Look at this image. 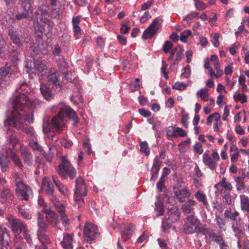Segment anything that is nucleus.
<instances>
[{
	"label": "nucleus",
	"instance_id": "72a5a7b5",
	"mask_svg": "<svg viewBox=\"0 0 249 249\" xmlns=\"http://www.w3.org/2000/svg\"><path fill=\"white\" fill-rule=\"evenodd\" d=\"M213 119L215 122H220L221 123L220 121V115L218 113L215 112L214 113H213L208 116L207 119V124L208 125H211L212 121Z\"/></svg>",
	"mask_w": 249,
	"mask_h": 249
},
{
	"label": "nucleus",
	"instance_id": "f8f14e48",
	"mask_svg": "<svg viewBox=\"0 0 249 249\" xmlns=\"http://www.w3.org/2000/svg\"><path fill=\"white\" fill-rule=\"evenodd\" d=\"M21 4L25 10V13H18L16 14V17L17 19L20 20L23 18H27L29 17V14L31 13V0H21Z\"/></svg>",
	"mask_w": 249,
	"mask_h": 249
},
{
	"label": "nucleus",
	"instance_id": "3c124183",
	"mask_svg": "<svg viewBox=\"0 0 249 249\" xmlns=\"http://www.w3.org/2000/svg\"><path fill=\"white\" fill-rule=\"evenodd\" d=\"M35 37L36 38L37 41L38 43H40L42 42V28H39V29L37 30L36 28H35Z\"/></svg>",
	"mask_w": 249,
	"mask_h": 249
},
{
	"label": "nucleus",
	"instance_id": "1a4fd4ad",
	"mask_svg": "<svg viewBox=\"0 0 249 249\" xmlns=\"http://www.w3.org/2000/svg\"><path fill=\"white\" fill-rule=\"evenodd\" d=\"M166 215L168 216L167 218L169 220L171 223H173L179 220L180 213L177 206L174 204H171L167 206Z\"/></svg>",
	"mask_w": 249,
	"mask_h": 249
},
{
	"label": "nucleus",
	"instance_id": "a878e982",
	"mask_svg": "<svg viewBox=\"0 0 249 249\" xmlns=\"http://www.w3.org/2000/svg\"><path fill=\"white\" fill-rule=\"evenodd\" d=\"M45 213L48 214L47 218L53 226H55L57 225L58 221L55 217V213L52 211L50 209H47L45 211Z\"/></svg>",
	"mask_w": 249,
	"mask_h": 249
},
{
	"label": "nucleus",
	"instance_id": "a211bd4d",
	"mask_svg": "<svg viewBox=\"0 0 249 249\" xmlns=\"http://www.w3.org/2000/svg\"><path fill=\"white\" fill-rule=\"evenodd\" d=\"M6 153L8 156H9V158L12 159L15 165L21 169L23 166V164L20 159L16 154L15 152L13 151L11 148H9L6 150Z\"/></svg>",
	"mask_w": 249,
	"mask_h": 249
},
{
	"label": "nucleus",
	"instance_id": "6ab92c4d",
	"mask_svg": "<svg viewBox=\"0 0 249 249\" xmlns=\"http://www.w3.org/2000/svg\"><path fill=\"white\" fill-rule=\"evenodd\" d=\"M13 196L9 189L3 188L0 193V201L3 204L8 200H12Z\"/></svg>",
	"mask_w": 249,
	"mask_h": 249
},
{
	"label": "nucleus",
	"instance_id": "f704fd0d",
	"mask_svg": "<svg viewBox=\"0 0 249 249\" xmlns=\"http://www.w3.org/2000/svg\"><path fill=\"white\" fill-rule=\"evenodd\" d=\"M34 69L39 72H41L47 69V66L41 61L37 60L34 61Z\"/></svg>",
	"mask_w": 249,
	"mask_h": 249
},
{
	"label": "nucleus",
	"instance_id": "0eeeda50",
	"mask_svg": "<svg viewBox=\"0 0 249 249\" xmlns=\"http://www.w3.org/2000/svg\"><path fill=\"white\" fill-rule=\"evenodd\" d=\"M84 234L88 240L91 241L95 240L100 235L97 227L91 223L86 224L84 228Z\"/></svg>",
	"mask_w": 249,
	"mask_h": 249
},
{
	"label": "nucleus",
	"instance_id": "13d9d810",
	"mask_svg": "<svg viewBox=\"0 0 249 249\" xmlns=\"http://www.w3.org/2000/svg\"><path fill=\"white\" fill-rule=\"evenodd\" d=\"M175 134H177V137H185L187 136V133L180 127H175Z\"/></svg>",
	"mask_w": 249,
	"mask_h": 249
},
{
	"label": "nucleus",
	"instance_id": "5701e85b",
	"mask_svg": "<svg viewBox=\"0 0 249 249\" xmlns=\"http://www.w3.org/2000/svg\"><path fill=\"white\" fill-rule=\"evenodd\" d=\"M52 179L60 193L64 196L68 195L67 188L61 183L59 180L58 177L56 175H53L52 176Z\"/></svg>",
	"mask_w": 249,
	"mask_h": 249
},
{
	"label": "nucleus",
	"instance_id": "37998d69",
	"mask_svg": "<svg viewBox=\"0 0 249 249\" xmlns=\"http://www.w3.org/2000/svg\"><path fill=\"white\" fill-rule=\"evenodd\" d=\"M53 149V147H50L48 153H46L45 152L44 154H42V155L44 156V158L46 160L49 162L52 161L53 158L54 156V153L52 151Z\"/></svg>",
	"mask_w": 249,
	"mask_h": 249
},
{
	"label": "nucleus",
	"instance_id": "9d476101",
	"mask_svg": "<svg viewBox=\"0 0 249 249\" xmlns=\"http://www.w3.org/2000/svg\"><path fill=\"white\" fill-rule=\"evenodd\" d=\"M87 195V187L83 178L79 177L75 180V189L74 190V196H84Z\"/></svg>",
	"mask_w": 249,
	"mask_h": 249
},
{
	"label": "nucleus",
	"instance_id": "603ef678",
	"mask_svg": "<svg viewBox=\"0 0 249 249\" xmlns=\"http://www.w3.org/2000/svg\"><path fill=\"white\" fill-rule=\"evenodd\" d=\"M215 220L219 228L220 229H223L226 225V220L224 218L220 217V216H217Z\"/></svg>",
	"mask_w": 249,
	"mask_h": 249
},
{
	"label": "nucleus",
	"instance_id": "4c0bfd02",
	"mask_svg": "<svg viewBox=\"0 0 249 249\" xmlns=\"http://www.w3.org/2000/svg\"><path fill=\"white\" fill-rule=\"evenodd\" d=\"M245 178V174H243V177H238L236 179V182L237 183V190L241 191L245 189V185L244 182V179Z\"/></svg>",
	"mask_w": 249,
	"mask_h": 249
},
{
	"label": "nucleus",
	"instance_id": "bb28decb",
	"mask_svg": "<svg viewBox=\"0 0 249 249\" xmlns=\"http://www.w3.org/2000/svg\"><path fill=\"white\" fill-rule=\"evenodd\" d=\"M9 140L10 143L12 146V148L11 149H12L13 151L18 150L21 147L19 143V139L15 135H11L9 137Z\"/></svg>",
	"mask_w": 249,
	"mask_h": 249
},
{
	"label": "nucleus",
	"instance_id": "ea45409f",
	"mask_svg": "<svg viewBox=\"0 0 249 249\" xmlns=\"http://www.w3.org/2000/svg\"><path fill=\"white\" fill-rule=\"evenodd\" d=\"M19 213L23 217V218L29 220L31 218L30 215L27 211L23 206H18V207Z\"/></svg>",
	"mask_w": 249,
	"mask_h": 249
},
{
	"label": "nucleus",
	"instance_id": "6e6552de",
	"mask_svg": "<svg viewBox=\"0 0 249 249\" xmlns=\"http://www.w3.org/2000/svg\"><path fill=\"white\" fill-rule=\"evenodd\" d=\"M30 188L29 186L23 183L22 180H19L16 181V193L19 196H21V199L28 200L29 196L27 194L28 189Z\"/></svg>",
	"mask_w": 249,
	"mask_h": 249
},
{
	"label": "nucleus",
	"instance_id": "4be33fe9",
	"mask_svg": "<svg viewBox=\"0 0 249 249\" xmlns=\"http://www.w3.org/2000/svg\"><path fill=\"white\" fill-rule=\"evenodd\" d=\"M72 235L69 233H66L64 235L63 240L61 242V244L63 248L66 249H72Z\"/></svg>",
	"mask_w": 249,
	"mask_h": 249
},
{
	"label": "nucleus",
	"instance_id": "c03bdc74",
	"mask_svg": "<svg viewBox=\"0 0 249 249\" xmlns=\"http://www.w3.org/2000/svg\"><path fill=\"white\" fill-rule=\"evenodd\" d=\"M6 47V42L3 39L1 35H0V56L3 57L5 55V47Z\"/></svg>",
	"mask_w": 249,
	"mask_h": 249
},
{
	"label": "nucleus",
	"instance_id": "2eb2a0df",
	"mask_svg": "<svg viewBox=\"0 0 249 249\" xmlns=\"http://www.w3.org/2000/svg\"><path fill=\"white\" fill-rule=\"evenodd\" d=\"M162 162L160 161L157 156L154 160L153 166L152 168V176L151 180L155 181L158 177V174L161 167Z\"/></svg>",
	"mask_w": 249,
	"mask_h": 249
},
{
	"label": "nucleus",
	"instance_id": "58836bf2",
	"mask_svg": "<svg viewBox=\"0 0 249 249\" xmlns=\"http://www.w3.org/2000/svg\"><path fill=\"white\" fill-rule=\"evenodd\" d=\"M233 98L235 102L240 101L242 104L247 102V98L244 94L235 92L233 95Z\"/></svg>",
	"mask_w": 249,
	"mask_h": 249
},
{
	"label": "nucleus",
	"instance_id": "864d4df0",
	"mask_svg": "<svg viewBox=\"0 0 249 249\" xmlns=\"http://www.w3.org/2000/svg\"><path fill=\"white\" fill-rule=\"evenodd\" d=\"M47 130L49 131V133L48 134V137L49 138L51 139L52 141V142L55 143L57 142L59 139L58 137L53 132L51 131V129H47Z\"/></svg>",
	"mask_w": 249,
	"mask_h": 249
},
{
	"label": "nucleus",
	"instance_id": "c756f323",
	"mask_svg": "<svg viewBox=\"0 0 249 249\" xmlns=\"http://www.w3.org/2000/svg\"><path fill=\"white\" fill-rule=\"evenodd\" d=\"M42 183L46 187L45 192L49 196H53L54 190L52 183L50 180L44 178Z\"/></svg>",
	"mask_w": 249,
	"mask_h": 249
},
{
	"label": "nucleus",
	"instance_id": "20e7f679",
	"mask_svg": "<svg viewBox=\"0 0 249 249\" xmlns=\"http://www.w3.org/2000/svg\"><path fill=\"white\" fill-rule=\"evenodd\" d=\"M8 219L12 231L17 234H19L23 232L25 239L30 243L31 241V238L30 234L27 233L26 225L21 222L20 220L17 218L12 217L8 218Z\"/></svg>",
	"mask_w": 249,
	"mask_h": 249
},
{
	"label": "nucleus",
	"instance_id": "e433bc0d",
	"mask_svg": "<svg viewBox=\"0 0 249 249\" xmlns=\"http://www.w3.org/2000/svg\"><path fill=\"white\" fill-rule=\"evenodd\" d=\"M155 211L158 213L157 216L162 215L164 214V211L163 209V203L159 200L155 202Z\"/></svg>",
	"mask_w": 249,
	"mask_h": 249
},
{
	"label": "nucleus",
	"instance_id": "412c9836",
	"mask_svg": "<svg viewBox=\"0 0 249 249\" xmlns=\"http://www.w3.org/2000/svg\"><path fill=\"white\" fill-rule=\"evenodd\" d=\"M174 192L177 199L181 203L184 201L185 198L190 196V193L186 188H184L183 190H175Z\"/></svg>",
	"mask_w": 249,
	"mask_h": 249
},
{
	"label": "nucleus",
	"instance_id": "de8ad7c7",
	"mask_svg": "<svg viewBox=\"0 0 249 249\" xmlns=\"http://www.w3.org/2000/svg\"><path fill=\"white\" fill-rule=\"evenodd\" d=\"M187 219L190 224L194 226L200 225V222L196 216L190 215L188 216Z\"/></svg>",
	"mask_w": 249,
	"mask_h": 249
},
{
	"label": "nucleus",
	"instance_id": "0e129e2a",
	"mask_svg": "<svg viewBox=\"0 0 249 249\" xmlns=\"http://www.w3.org/2000/svg\"><path fill=\"white\" fill-rule=\"evenodd\" d=\"M61 144L66 148H70L72 145V142L69 140L64 139L61 141Z\"/></svg>",
	"mask_w": 249,
	"mask_h": 249
},
{
	"label": "nucleus",
	"instance_id": "b1692460",
	"mask_svg": "<svg viewBox=\"0 0 249 249\" xmlns=\"http://www.w3.org/2000/svg\"><path fill=\"white\" fill-rule=\"evenodd\" d=\"M224 215L225 218L232 221L237 222L240 219L239 213L235 211H232L231 209L226 210L224 212Z\"/></svg>",
	"mask_w": 249,
	"mask_h": 249
},
{
	"label": "nucleus",
	"instance_id": "09e8293b",
	"mask_svg": "<svg viewBox=\"0 0 249 249\" xmlns=\"http://www.w3.org/2000/svg\"><path fill=\"white\" fill-rule=\"evenodd\" d=\"M141 151L145 153L146 156L149 155L150 151L148 147V144L146 142H142L140 144Z\"/></svg>",
	"mask_w": 249,
	"mask_h": 249
},
{
	"label": "nucleus",
	"instance_id": "aec40b11",
	"mask_svg": "<svg viewBox=\"0 0 249 249\" xmlns=\"http://www.w3.org/2000/svg\"><path fill=\"white\" fill-rule=\"evenodd\" d=\"M203 162L212 170L215 169L217 165V163L209 155L205 152L203 155Z\"/></svg>",
	"mask_w": 249,
	"mask_h": 249
},
{
	"label": "nucleus",
	"instance_id": "69168bd1",
	"mask_svg": "<svg viewBox=\"0 0 249 249\" xmlns=\"http://www.w3.org/2000/svg\"><path fill=\"white\" fill-rule=\"evenodd\" d=\"M139 113L144 117H149L151 115V113L149 110H146L144 108H140L138 110Z\"/></svg>",
	"mask_w": 249,
	"mask_h": 249
},
{
	"label": "nucleus",
	"instance_id": "f257e3e1",
	"mask_svg": "<svg viewBox=\"0 0 249 249\" xmlns=\"http://www.w3.org/2000/svg\"><path fill=\"white\" fill-rule=\"evenodd\" d=\"M12 110L10 116L4 120L5 126H11L17 129H23L30 134L31 106L29 97L25 93L13 96L10 100Z\"/></svg>",
	"mask_w": 249,
	"mask_h": 249
},
{
	"label": "nucleus",
	"instance_id": "ddd939ff",
	"mask_svg": "<svg viewBox=\"0 0 249 249\" xmlns=\"http://www.w3.org/2000/svg\"><path fill=\"white\" fill-rule=\"evenodd\" d=\"M10 239L7 229L4 228L0 230V242L2 249H11L10 246Z\"/></svg>",
	"mask_w": 249,
	"mask_h": 249
},
{
	"label": "nucleus",
	"instance_id": "9b49d317",
	"mask_svg": "<svg viewBox=\"0 0 249 249\" xmlns=\"http://www.w3.org/2000/svg\"><path fill=\"white\" fill-rule=\"evenodd\" d=\"M48 17V12L44 6L39 7L35 12V18L38 23H46Z\"/></svg>",
	"mask_w": 249,
	"mask_h": 249
},
{
	"label": "nucleus",
	"instance_id": "dca6fc26",
	"mask_svg": "<svg viewBox=\"0 0 249 249\" xmlns=\"http://www.w3.org/2000/svg\"><path fill=\"white\" fill-rule=\"evenodd\" d=\"M207 233L208 234L209 238L211 241L219 245L224 241L223 236L220 233H216L213 230H210L209 229H206Z\"/></svg>",
	"mask_w": 249,
	"mask_h": 249
},
{
	"label": "nucleus",
	"instance_id": "680f3d73",
	"mask_svg": "<svg viewBox=\"0 0 249 249\" xmlns=\"http://www.w3.org/2000/svg\"><path fill=\"white\" fill-rule=\"evenodd\" d=\"M167 220H168L167 218H165L162 222V226L164 232H166L168 230L170 229L172 226L171 223L167 222Z\"/></svg>",
	"mask_w": 249,
	"mask_h": 249
},
{
	"label": "nucleus",
	"instance_id": "79ce46f5",
	"mask_svg": "<svg viewBox=\"0 0 249 249\" xmlns=\"http://www.w3.org/2000/svg\"><path fill=\"white\" fill-rule=\"evenodd\" d=\"M32 150L39 152L41 155L45 153V151L43 150V147L37 142H32Z\"/></svg>",
	"mask_w": 249,
	"mask_h": 249
},
{
	"label": "nucleus",
	"instance_id": "774afa93",
	"mask_svg": "<svg viewBox=\"0 0 249 249\" xmlns=\"http://www.w3.org/2000/svg\"><path fill=\"white\" fill-rule=\"evenodd\" d=\"M74 36L76 38H78L81 34V29L78 25H73Z\"/></svg>",
	"mask_w": 249,
	"mask_h": 249
},
{
	"label": "nucleus",
	"instance_id": "cd10ccee",
	"mask_svg": "<svg viewBox=\"0 0 249 249\" xmlns=\"http://www.w3.org/2000/svg\"><path fill=\"white\" fill-rule=\"evenodd\" d=\"M196 204V201L192 199H190L185 204L181 206L182 211L186 213H190L193 210V206Z\"/></svg>",
	"mask_w": 249,
	"mask_h": 249
},
{
	"label": "nucleus",
	"instance_id": "7ed1b4c3",
	"mask_svg": "<svg viewBox=\"0 0 249 249\" xmlns=\"http://www.w3.org/2000/svg\"><path fill=\"white\" fill-rule=\"evenodd\" d=\"M48 83L46 85H41L40 90L44 98L50 100L53 97L52 89H54L57 91H60L62 88L61 85L57 78L56 73L53 72L47 75Z\"/></svg>",
	"mask_w": 249,
	"mask_h": 249
},
{
	"label": "nucleus",
	"instance_id": "338daca9",
	"mask_svg": "<svg viewBox=\"0 0 249 249\" xmlns=\"http://www.w3.org/2000/svg\"><path fill=\"white\" fill-rule=\"evenodd\" d=\"M222 198L225 200V203L227 204L230 205L231 204V196L229 193H225L224 195L222 196Z\"/></svg>",
	"mask_w": 249,
	"mask_h": 249
},
{
	"label": "nucleus",
	"instance_id": "a18cd8bd",
	"mask_svg": "<svg viewBox=\"0 0 249 249\" xmlns=\"http://www.w3.org/2000/svg\"><path fill=\"white\" fill-rule=\"evenodd\" d=\"M192 35V32L190 30H187L182 32L180 36V40L183 42H186L188 37Z\"/></svg>",
	"mask_w": 249,
	"mask_h": 249
},
{
	"label": "nucleus",
	"instance_id": "423d86ee",
	"mask_svg": "<svg viewBox=\"0 0 249 249\" xmlns=\"http://www.w3.org/2000/svg\"><path fill=\"white\" fill-rule=\"evenodd\" d=\"M160 20L159 18H156L153 21L152 23L144 31L142 36V38L144 39L151 38L156 34L161 26Z\"/></svg>",
	"mask_w": 249,
	"mask_h": 249
},
{
	"label": "nucleus",
	"instance_id": "7c9ffc66",
	"mask_svg": "<svg viewBox=\"0 0 249 249\" xmlns=\"http://www.w3.org/2000/svg\"><path fill=\"white\" fill-rule=\"evenodd\" d=\"M8 35L10 39L13 41V43L16 44L18 47L20 48L21 43L19 37L14 30L11 29L8 31Z\"/></svg>",
	"mask_w": 249,
	"mask_h": 249
},
{
	"label": "nucleus",
	"instance_id": "4468645a",
	"mask_svg": "<svg viewBox=\"0 0 249 249\" xmlns=\"http://www.w3.org/2000/svg\"><path fill=\"white\" fill-rule=\"evenodd\" d=\"M39 215L38 221L39 229L37 231V236L38 239L42 243H43L44 242L46 241L47 239V237L45 235L44 231L47 229L48 225L44 221H43L41 219H40V213H39Z\"/></svg>",
	"mask_w": 249,
	"mask_h": 249
},
{
	"label": "nucleus",
	"instance_id": "6e6d98bb",
	"mask_svg": "<svg viewBox=\"0 0 249 249\" xmlns=\"http://www.w3.org/2000/svg\"><path fill=\"white\" fill-rule=\"evenodd\" d=\"M166 131L167 136L174 138L177 137V134H175V127L173 126L169 127L166 128Z\"/></svg>",
	"mask_w": 249,
	"mask_h": 249
},
{
	"label": "nucleus",
	"instance_id": "f03ea898",
	"mask_svg": "<svg viewBox=\"0 0 249 249\" xmlns=\"http://www.w3.org/2000/svg\"><path fill=\"white\" fill-rule=\"evenodd\" d=\"M66 118L71 120L73 122L72 125L77 127L79 123V118L76 113L71 108L65 107L61 109L59 113L51 120V123L44 126V129H50L60 133L65 127Z\"/></svg>",
	"mask_w": 249,
	"mask_h": 249
},
{
	"label": "nucleus",
	"instance_id": "4d7b16f0",
	"mask_svg": "<svg viewBox=\"0 0 249 249\" xmlns=\"http://www.w3.org/2000/svg\"><path fill=\"white\" fill-rule=\"evenodd\" d=\"M196 8L202 11L205 9L206 6L204 3L200 0H194Z\"/></svg>",
	"mask_w": 249,
	"mask_h": 249
},
{
	"label": "nucleus",
	"instance_id": "c85d7f7f",
	"mask_svg": "<svg viewBox=\"0 0 249 249\" xmlns=\"http://www.w3.org/2000/svg\"><path fill=\"white\" fill-rule=\"evenodd\" d=\"M20 149L21 150V156L25 162L27 163L28 165H30L31 163V155L30 150L25 147H21Z\"/></svg>",
	"mask_w": 249,
	"mask_h": 249
},
{
	"label": "nucleus",
	"instance_id": "a19ab883",
	"mask_svg": "<svg viewBox=\"0 0 249 249\" xmlns=\"http://www.w3.org/2000/svg\"><path fill=\"white\" fill-rule=\"evenodd\" d=\"M58 66L59 70L63 73H65L68 69V64L66 61L63 59H61L58 62Z\"/></svg>",
	"mask_w": 249,
	"mask_h": 249
},
{
	"label": "nucleus",
	"instance_id": "052dcab7",
	"mask_svg": "<svg viewBox=\"0 0 249 249\" xmlns=\"http://www.w3.org/2000/svg\"><path fill=\"white\" fill-rule=\"evenodd\" d=\"M11 59L14 64L17 63L19 61L18 53L16 51H13L11 54Z\"/></svg>",
	"mask_w": 249,
	"mask_h": 249
},
{
	"label": "nucleus",
	"instance_id": "39448f33",
	"mask_svg": "<svg viewBox=\"0 0 249 249\" xmlns=\"http://www.w3.org/2000/svg\"><path fill=\"white\" fill-rule=\"evenodd\" d=\"M57 172L63 179H66L68 175L72 179L75 177L76 174L75 170L64 156L61 157V163L58 166Z\"/></svg>",
	"mask_w": 249,
	"mask_h": 249
},
{
	"label": "nucleus",
	"instance_id": "393cba45",
	"mask_svg": "<svg viewBox=\"0 0 249 249\" xmlns=\"http://www.w3.org/2000/svg\"><path fill=\"white\" fill-rule=\"evenodd\" d=\"M11 65L8 63L5 64L4 66L0 67V76L1 78L4 79L6 76L9 77L13 73L11 68Z\"/></svg>",
	"mask_w": 249,
	"mask_h": 249
},
{
	"label": "nucleus",
	"instance_id": "49530a36",
	"mask_svg": "<svg viewBox=\"0 0 249 249\" xmlns=\"http://www.w3.org/2000/svg\"><path fill=\"white\" fill-rule=\"evenodd\" d=\"M214 69L216 71V73L214 74L216 78L220 77L223 74V71L220 68V63L218 62H215L213 63Z\"/></svg>",
	"mask_w": 249,
	"mask_h": 249
},
{
	"label": "nucleus",
	"instance_id": "bf43d9fd",
	"mask_svg": "<svg viewBox=\"0 0 249 249\" xmlns=\"http://www.w3.org/2000/svg\"><path fill=\"white\" fill-rule=\"evenodd\" d=\"M194 151L199 155L202 154L203 149L201 144L199 143H196L194 146Z\"/></svg>",
	"mask_w": 249,
	"mask_h": 249
},
{
	"label": "nucleus",
	"instance_id": "5fc2aeb1",
	"mask_svg": "<svg viewBox=\"0 0 249 249\" xmlns=\"http://www.w3.org/2000/svg\"><path fill=\"white\" fill-rule=\"evenodd\" d=\"M173 43L169 40L165 42L163 46V51L165 53H167L173 47Z\"/></svg>",
	"mask_w": 249,
	"mask_h": 249
},
{
	"label": "nucleus",
	"instance_id": "2f4dec72",
	"mask_svg": "<svg viewBox=\"0 0 249 249\" xmlns=\"http://www.w3.org/2000/svg\"><path fill=\"white\" fill-rule=\"evenodd\" d=\"M241 207L242 210L249 213V198L245 195L240 196Z\"/></svg>",
	"mask_w": 249,
	"mask_h": 249
},
{
	"label": "nucleus",
	"instance_id": "c9c22d12",
	"mask_svg": "<svg viewBox=\"0 0 249 249\" xmlns=\"http://www.w3.org/2000/svg\"><path fill=\"white\" fill-rule=\"evenodd\" d=\"M196 95L198 97H200L204 101H207L209 99L208 91L206 89H203L198 91Z\"/></svg>",
	"mask_w": 249,
	"mask_h": 249
},
{
	"label": "nucleus",
	"instance_id": "e2e57ef3",
	"mask_svg": "<svg viewBox=\"0 0 249 249\" xmlns=\"http://www.w3.org/2000/svg\"><path fill=\"white\" fill-rule=\"evenodd\" d=\"M219 36H220V35L219 33H214V34L213 35V40H212V43H213V46L215 47H217L219 45V42L218 40Z\"/></svg>",
	"mask_w": 249,
	"mask_h": 249
},
{
	"label": "nucleus",
	"instance_id": "473e14b6",
	"mask_svg": "<svg viewBox=\"0 0 249 249\" xmlns=\"http://www.w3.org/2000/svg\"><path fill=\"white\" fill-rule=\"evenodd\" d=\"M195 196L197 200L199 202H202L204 206L207 207L209 206V203L207 201L206 196L204 193H202L200 191H197L195 194Z\"/></svg>",
	"mask_w": 249,
	"mask_h": 249
},
{
	"label": "nucleus",
	"instance_id": "8fccbe9b",
	"mask_svg": "<svg viewBox=\"0 0 249 249\" xmlns=\"http://www.w3.org/2000/svg\"><path fill=\"white\" fill-rule=\"evenodd\" d=\"M54 205L58 212L60 213V215L62 213H65V209L63 204L58 201H56L54 203Z\"/></svg>",
	"mask_w": 249,
	"mask_h": 249
},
{
	"label": "nucleus",
	"instance_id": "f3484780",
	"mask_svg": "<svg viewBox=\"0 0 249 249\" xmlns=\"http://www.w3.org/2000/svg\"><path fill=\"white\" fill-rule=\"evenodd\" d=\"M9 156L5 153L0 154V166L3 172L8 170L10 167V161L8 159Z\"/></svg>",
	"mask_w": 249,
	"mask_h": 249
}]
</instances>
